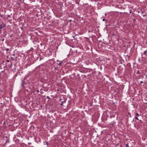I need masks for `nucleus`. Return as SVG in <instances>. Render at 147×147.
<instances>
[{
    "label": "nucleus",
    "instance_id": "nucleus-1",
    "mask_svg": "<svg viewBox=\"0 0 147 147\" xmlns=\"http://www.w3.org/2000/svg\"><path fill=\"white\" fill-rule=\"evenodd\" d=\"M63 100V99H59V100L61 101V103L60 104V105L61 106H63V103L65 102L66 101V100L65 99H64Z\"/></svg>",
    "mask_w": 147,
    "mask_h": 147
},
{
    "label": "nucleus",
    "instance_id": "nucleus-2",
    "mask_svg": "<svg viewBox=\"0 0 147 147\" xmlns=\"http://www.w3.org/2000/svg\"><path fill=\"white\" fill-rule=\"evenodd\" d=\"M22 83L21 84V86L24 88V85L27 84V83L24 81V79L22 80Z\"/></svg>",
    "mask_w": 147,
    "mask_h": 147
},
{
    "label": "nucleus",
    "instance_id": "nucleus-3",
    "mask_svg": "<svg viewBox=\"0 0 147 147\" xmlns=\"http://www.w3.org/2000/svg\"><path fill=\"white\" fill-rule=\"evenodd\" d=\"M6 26V24H4L3 23L0 25V30L2 29L3 28Z\"/></svg>",
    "mask_w": 147,
    "mask_h": 147
},
{
    "label": "nucleus",
    "instance_id": "nucleus-4",
    "mask_svg": "<svg viewBox=\"0 0 147 147\" xmlns=\"http://www.w3.org/2000/svg\"><path fill=\"white\" fill-rule=\"evenodd\" d=\"M59 61V63H58V65H60V66H61V65H62L63 66V65H62V63H63V61Z\"/></svg>",
    "mask_w": 147,
    "mask_h": 147
},
{
    "label": "nucleus",
    "instance_id": "nucleus-5",
    "mask_svg": "<svg viewBox=\"0 0 147 147\" xmlns=\"http://www.w3.org/2000/svg\"><path fill=\"white\" fill-rule=\"evenodd\" d=\"M11 60H13H13H15V59L16 60V59H17V57H15H15H11Z\"/></svg>",
    "mask_w": 147,
    "mask_h": 147
},
{
    "label": "nucleus",
    "instance_id": "nucleus-6",
    "mask_svg": "<svg viewBox=\"0 0 147 147\" xmlns=\"http://www.w3.org/2000/svg\"><path fill=\"white\" fill-rule=\"evenodd\" d=\"M144 54L145 55L147 56V50H146L144 51Z\"/></svg>",
    "mask_w": 147,
    "mask_h": 147
},
{
    "label": "nucleus",
    "instance_id": "nucleus-7",
    "mask_svg": "<svg viewBox=\"0 0 147 147\" xmlns=\"http://www.w3.org/2000/svg\"><path fill=\"white\" fill-rule=\"evenodd\" d=\"M9 140H10L9 138H8L7 139V140H6L5 144L7 143V142L9 143Z\"/></svg>",
    "mask_w": 147,
    "mask_h": 147
},
{
    "label": "nucleus",
    "instance_id": "nucleus-8",
    "mask_svg": "<svg viewBox=\"0 0 147 147\" xmlns=\"http://www.w3.org/2000/svg\"><path fill=\"white\" fill-rule=\"evenodd\" d=\"M140 115H139V114L138 113H136L135 114V116L136 117H138L140 116Z\"/></svg>",
    "mask_w": 147,
    "mask_h": 147
},
{
    "label": "nucleus",
    "instance_id": "nucleus-9",
    "mask_svg": "<svg viewBox=\"0 0 147 147\" xmlns=\"http://www.w3.org/2000/svg\"><path fill=\"white\" fill-rule=\"evenodd\" d=\"M12 66V62H11V64H10V65H9V67H11Z\"/></svg>",
    "mask_w": 147,
    "mask_h": 147
},
{
    "label": "nucleus",
    "instance_id": "nucleus-10",
    "mask_svg": "<svg viewBox=\"0 0 147 147\" xmlns=\"http://www.w3.org/2000/svg\"><path fill=\"white\" fill-rule=\"evenodd\" d=\"M125 147H129V145L128 144H125Z\"/></svg>",
    "mask_w": 147,
    "mask_h": 147
},
{
    "label": "nucleus",
    "instance_id": "nucleus-11",
    "mask_svg": "<svg viewBox=\"0 0 147 147\" xmlns=\"http://www.w3.org/2000/svg\"><path fill=\"white\" fill-rule=\"evenodd\" d=\"M135 119H137V120H139L138 117H135Z\"/></svg>",
    "mask_w": 147,
    "mask_h": 147
},
{
    "label": "nucleus",
    "instance_id": "nucleus-12",
    "mask_svg": "<svg viewBox=\"0 0 147 147\" xmlns=\"http://www.w3.org/2000/svg\"><path fill=\"white\" fill-rule=\"evenodd\" d=\"M46 144L47 145H49V142H46Z\"/></svg>",
    "mask_w": 147,
    "mask_h": 147
},
{
    "label": "nucleus",
    "instance_id": "nucleus-13",
    "mask_svg": "<svg viewBox=\"0 0 147 147\" xmlns=\"http://www.w3.org/2000/svg\"><path fill=\"white\" fill-rule=\"evenodd\" d=\"M139 73H140L139 71V70H138V71H137V74H139Z\"/></svg>",
    "mask_w": 147,
    "mask_h": 147
},
{
    "label": "nucleus",
    "instance_id": "nucleus-14",
    "mask_svg": "<svg viewBox=\"0 0 147 147\" xmlns=\"http://www.w3.org/2000/svg\"><path fill=\"white\" fill-rule=\"evenodd\" d=\"M4 71V70H3V71H1V72H0V75H1V73H3V72Z\"/></svg>",
    "mask_w": 147,
    "mask_h": 147
},
{
    "label": "nucleus",
    "instance_id": "nucleus-15",
    "mask_svg": "<svg viewBox=\"0 0 147 147\" xmlns=\"http://www.w3.org/2000/svg\"><path fill=\"white\" fill-rule=\"evenodd\" d=\"M9 49L8 48H7L6 49V51H9Z\"/></svg>",
    "mask_w": 147,
    "mask_h": 147
},
{
    "label": "nucleus",
    "instance_id": "nucleus-16",
    "mask_svg": "<svg viewBox=\"0 0 147 147\" xmlns=\"http://www.w3.org/2000/svg\"><path fill=\"white\" fill-rule=\"evenodd\" d=\"M47 98H48V99H50V98L49 97V96H47Z\"/></svg>",
    "mask_w": 147,
    "mask_h": 147
},
{
    "label": "nucleus",
    "instance_id": "nucleus-17",
    "mask_svg": "<svg viewBox=\"0 0 147 147\" xmlns=\"http://www.w3.org/2000/svg\"><path fill=\"white\" fill-rule=\"evenodd\" d=\"M7 16L8 17H10V16H10V15H8Z\"/></svg>",
    "mask_w": 147,
    "mask_h": 147
},
{
    "label": "nucleus",
    "instance_id": "nucleus-18",
    "mask_svg": "<svg viewBox=\"0 0 147 147\" xmlns=\"http://www.w3.org/2000/svg\"><path fill=\"white\" fill-rule=\"evenodd\" d=\"M105 18H104L103 19H102V21H105Z\"/></svg>",
    "mask_w": 147,
    "mask_h": 147
},
{
    "label": "nucleus",
    "instance_id": "nucleus-19",
    "mask_svg": "<svg viewBox=\"0 0 147 147\" xmlns=\"http://www.w3.org/2000/svg\"><path fill=\"white\" fill-rule=\"evenodd\" d=\"M20 3H18V5L20 6Z\"/></svg>",
    "mask_w": 147,
    "mask_h": 147
},
{
    "label": "nucleus",
    "instance_id": "nucleus-20",
    "mask_svg": "<svg viewBox=\"0 0 147 147\" xmlns=\"http://www.w3.org/2000/svg\"><path fill=\"white\" fill-rule=\"evenodd\" d=\"M41 59H42V58H41V57H40V58H39V60H40H40H41Z\"/></svg>",
    "mask_w": 147,
    "mask_h": 147
},
{
    "label": "nucleus",
    "instance_id": "nucleus-21",
    "mask_svg": "<svg viewBox=\"0 0 147 147\" xmlns=\"http://www.w3.org/2000/svg\"><path fill=\"white\" fill-rule=\"evenodd\" d=\"M12 55L13 56H15V54H13Z\"/></svg>",
    "mask_w": 147,
    "mask_h": 147
},
{
    "label": "nucleus",
    "instance_id": "nucleus-22",
    "mask_svg": "<svg viewBox=\"0 0 147 147\" xmlns=\"http://www.w3.org/2000/svg\"><path fill=\"white\" fill-rule=\"evenodd\" d=\"M142 83H143V82L142 81H141L140 82V83L141 84H142Z\"/></svg>",
    "mask_w": 147,
    "mask_h": 147
},
{
    "label": "nucleus",
    "instance_id": "nucleus-23",
    "mask_svg": "<svg viewBox=\"0 0 147 147\" xmlns=\"http://www.w3.org/2000/svg\"><path fill=\"white\" fill-rule=\"evenodd\" d=\"M143 17H145V16H146V15H143Z\"/></svg>",
    "mask_w": 147,
    "mask_h": 147
},
{
    "label": "nucleus",
    "instance_id": "nucleus-24",
    "mask_svg": "<svg viewBox=\"0 0 147 147\" xmlns=\"http://www.w3.org/2000/svg\"><path fill=\"white\" fill-rule=\"evenodd\" d=\"M141 11H142V13H144V11H142V10H141Z\"/></svg>",
    "mask_w": 147,
    "mask_h": 147
},
{
    "label": "nucleus",
    "instance_id": "nucleus-25",
    "mask_svg": "<svg viewBox=\"0 0 147 147\" xmlns=\"http://www.w3.org/2000/svg\"><path fill=\"white\" fill-rule=\"evenodd\" d=\"M131 13V10H130V12H129V13Z\"/></svg>",
    "mask_w": 147,
    "mask_h": 147
},
{
    "label": "nucleus",
    "instance_id": "nucleus-26",
    "mask_svg": "<svg viewBox=\"0 0 147 147\" xmlns=\"http://www.w3.org/2000/svg\"><path fill=\"white\" fill-rule=\"evenodd\" d=\"M146 44H147V40H146Z\"/></svg>",
    "mask_w": 147,
    "mask_h": 147
},
{
    "label": "nucleus",
    "instance_id": "nucleus-27",
    "mask_svg": "<svg viewBox=\"0 0 147 147\" xmlns=\"http://www.w3.org/2000/svg\"><path fill=\"white\" fill-rule=\"evenodd\" d=\"M7 62H9V60H7Z\"/></svg>",
    "mask_w": 147,
    "mask_h": 147
},
{
    "label": "nucleus",
    "instance_id": "nucleus-28",
    "mask_svg": "<svg viewBox=\"0 0 147 147\" xmlns=\"http://www.w3.org/2000/svg\"><path fill=\"white\" fill-rule=\"evenodd\" d=\"M120 147H123V146L121 145H120Z\"/></svg>",
    "mask_w": 147,
    "mask_h": 147
},
{
    "label": "nucleus",
    "instance_id": "nucleus-29",
    "mask_svg": "<svg viewBox=\"0 0 147 147\" xmlns=\"http://www.w3.org/2000/svg\"><path fill=\"white\" fill-rule=\"evenodd\" d=\"M4 39H2V41H4Z\"/></svg>",
    "mask_w": 147,
    "mask_h": 147
},
{
    "label": "nucleus",
    "instance_id": "nucleus-30",
    "mask_svg": "<svg viewBox=\"0 0 147 147\" xmlns=\"http://www.w3.org/2000/svg\"><path fill=\"white\" fill-rule=\"evenodd\" d=\"M5 122H4L3 123V124H5Z\"/></svg>",
    "mask_w": 147,
    "mask_h": 147
},
{
    "label": "nucleus",
    "instance_id": "nucleus-31",
    "mask_svg": "<svg viewBox=\"0 0 147 147\" xmlns=\"http://www.w3.org/2000/svg\"><path fill=\"white\" fill-rule=\"evenodd\" d=\"M119 145V144H117L116 145L117 146H118Z\"/></svg>",
    "mask_w": 147,
    "mask_h": 147
},
{
    "label": "nucleus",
    "instance_id": "nucleus-32",
    "mask_svg": "<svg viewBox=\"0 0 147 147\" xmlns=\"http://www.w3.org/2000/svg\"><path fill=\"white\" fill-rule=\"evenodd\" d=\"M5 137L6 138H7V136H6Z\"/></svg>",
    "mask_w": 147,
    "mask_h": 147
},
{
    "label": "nucleus",
    "instance_id": "nucleus-33",
    "mask_svg": "<svg viewBox=\"0 0 147 147\" xmlns=\"http://www.w3.org/2000/svg\"><path fill=\"white\" fill-rule=\"evenodd\" d=\"M129 116H130V117H131V115H129Z\"/></svg>",
    "mask_w": 147,
    "mask_h": 147
},
{
    "label": "nucleus",
    "instance_id": "nucleus-34",
    "mask_svg": "<svg viewBox=\"0 0 147 147\" xmlns=\"http://www.w3.org/2000/svg\"><path fill=\"white\" fill-rule=\"evenodd\" d=\"M43 97H45V96H43Z\"/></svg>",
    "mask_w": 147,
    "mask_h": 147
},
{
    "label": "nucleus",
    "instance_id": "nucleus-35",
    "mask_svg": "<svg viewBox=\"0 0 147 147\" xmlns=\"http://www.w3.org/2000/svg\"><path fill=\"white\" fill-rule=\"evenodd\" d=\"M140 121H141V120H139Z\"/></svg>",
    "mask_w": 147,
    "mask_h": 147
},
{
    "label": "nucleus",
    "instance_id": "nucleus-36",
    "mask_svg": "<svg viewBox=\"0 0 147 147\" xmlns=\"http://www.w3.org/2000/svg\"><path fill=\"white\" fill-rule=\"evenodd\" d=\"M116 6H117L118 7V5H116Z\"/></svg>",
    "mask_w": 147,
    "mask_h": 147
},
{
    "label": "nucleus",
    "instance_id": "nucleus-37",
    "mask_svg": "<svg viewBox=\"0 0 147 147\" xmlns=\"http://www.w3.org/2000/svg\"><path fill=\"white\" fill-rule=\"evenodd\" d=\"M31 144V143H28V144Z\"/></svg>",
    "mask_w": 147,
    "mask_h": 147
},
{
    "label": "nucleus",
    "instance_id": "nucleus-38",
    "mask_svg": "<svg viewBox=\"0 0 147 147\" xmlns=\"http://www.w3.org/2000/svg\"><path fill=\"white\" fill-rule=\"evenodd\" d=\"M37 91L38 92H39V91H38V90H37Z\"/></svg>",
    "mask_w": 147,
    "mask_h": 147
},
{
    "label": "nucleus",
    "instance_id": "nucleus-39",
    "mask_svg": "<svg viewBox=\"0 0 147 147\" xmlns=\"http://www.w3.org/2000/svg\"><path fill=\"white\" fill-rule=\"evenodd\" d=\"M139 60H140V59H139Z\"/></svg>",
    "mask_w": 147,
    "mask_h": 147
},
{
    "label": "nucleus",
    "instance_id": "nucleus-40",
    "mask_svg": "<svg viewBox=\"0 0 147 147\" xmlns=\"http://www.w3.org/2000/svg\"><path fill=\"white\" fill-rule=\"evenodd\" d=\"M105 15H106V13H105Z\"/></svg>",
    "mask_w": 147,
    "mask_h": 147
},
{
    "label": "nucleus",
    "instance_id": "nucleus-41",
    "mask_svg": "<svg viewBox=\"0 0 147 147\" xmlns=\"http://www.w3.org/2000/svg\"><path fill=\"white\" fill-rule=\"evenodd\" d=\"M90 105H91V106H92L91 104H90Z\"/></svg>",
    "mask_w": 147,
    "mask_h": 147
},
{
    "label": "nucleus",
    "instance_id": "nucleus-42",
    "mask_svg": "<svg viewBox=\"0 0 147 147\" xmlns=\"http://www.w3.org/2000/svg\"><path fill=\"white\" fill-rule=\"evenodd\" d=\"M95 1L96 2V1H97L95 0Z\"/></svg>",
    "mask_w": 147,
    "mask_h": 147
},
{
    "label": "nucleus",
    "instance_id": "nucleus-43",
    "mask_svg": "<svg viewBox=\"0 0 147 147\" xmlns=\"http://www.w3.org/2000/svg\"><path fill=\"white\" fill-rule=\"evenodd\" d=\"M54 3H55V1H53Z\"/></svg>",
    "mask_w": 147,
    "mask_h": 147
},
{
    "label": "nucleus",
    "instance_id": "nucleus-44",
    "mask_svg": "<svg viewBox=\"0 0 147 147\" xmlns=\"http://www.w3.org/2000/svg\"><path fill=\"white\" fill-rule=\"evenodd\" d=\"M70 21H71V20H70Z\"/></svg>",
    "mask_w": 147,
    "mask_h": 147
},
{
    "label": "nucleus",
    "instance_id": "nucleus-45",
    "mask_svg": "<svg viewBox=\"0 0 147 147\" xmlns=\"http://www.w3.org/2000/svg\"><path fill=\"white\" fill-rule=\"evenodd\" d=\"M119 7V8H120V7Z\"/></svg>",
    "mask_w": 147,
    "mask_h": 147
}]
</instances>
